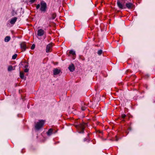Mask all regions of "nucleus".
Returning <instances> with one entry per match:
<instances>
[{"label": "nucleus", "instance_id": "obj_6", "mask_svg": "<svg viewBox=\"0 0 155 155\" xmlns=\"http://www.w3.org/2000/svg\"><path fill=\"white\" fill-rule=\"evenodd\" d=\"M52 45L50 43L46 47V51L47 53L51 52L52 51Z\"/></svg>", "mask_w": 155, "mask_h": 155}, {"label": "nucleus", "instance_id": "obj_15", "mask_svg": "<svg viewBox=\"0 0 155 155\" xmlns=\"http://www.w3.org/2000/svg\"><path fill=\"white\" fill-rule=\"evenodd\" d=\"M56 17V15L55 13H53L51 15V17L50 18V19H54Z\"/></svg>", "mask_w": 155, "mask_h": 155}, {"label": "nucleus", "instance_id": "obj_16", "mask_svg": "<svg viewBox=\"0 0 155 155\" xmlns=\"http://www.w3.org/2000/svg\"><path fill=\"white\" fill-rule=\"evenodd\" d=\"M13 70V67L12 66L10 65L8 67V71H10Z\"/></svg>", "mask_w": 155, "mask_h": 155}, {"label": "nucleus", "instance_id": "obj_7", "mask_svg": "<svg viewBox=\"0 0 155 155\" xmlns=\"http://www.w3.org/2000/svg\"><path fill=\"white\" fill-rule=\"evenodd\" d=\"M20 46L22 51H24L26 50V46L25 42H22L20 44Z\"/></svg>", "mask_w": 155, "mask_h": 155}, {"label": "nucleus", "instance_id": "obj_12", "mask_svg": "<svg viewBox=\"0 0 155 155\" xmlns=\"http://www.w3.org/2000/svg\"><path fill=\"white\" fill-rule=\"evenodd\" d=\"M53 130L52 129H51V128L50 129L48 130V132H47V134L48 135V136H51Z\"/></svg>", "mask_w": 155, "mask_h": 155}, {"label": "nucleus", "instance_id": "obj_30", "mask_svg": "<svg viewBox=\"0 0 155 155\" xmlns=\"http://www.w3.org/2000/svg\"><path fill=\"white\" fill-rule=\"evenodd\" d=\"M90 1L91 2H91V0H90Z\"/></svg>", "mask_w": 155, "mask_h": 155}, {"label": "nucleus", "instance_id": "obj_14", "mask_svg": "<svg viewBox=\"0 0 155 155\" xmlns=\"http://www.w3.org/2000/svg\"><path fill=\"white\" fill-rule=\"evenodd\" d=\"M20 76L21 78L22 79H26V77H24V74L23 72H20Z\"/></svg>", "mask_w": 155, "mask_h": 155}, {"label": "nucleus", "instance_id": "obj_2", "mask_svg": "<svg viewBox=\"0 0 155 155\" xmlns=\"http://www.w3.org/2000/svg\"><path fill=\"white\" fill-rule=\"evenodd\" d=\"M125 1V0H117V5L120 8L123 9L126 8L125 3H124Z\"/></svg>", "mask_w": 155, "mask_h": 155}, {"label": "nucleus", "instance_id": "obj_13", "mask_svg": "<svg viewBox=\"0 0 155 155\" xmlns=\"http://www.w3.org/2000/svg\"><path fill=\"white\" fill-rule=\"evenodd\" d=\"M11 39V38L9 36H7L5 38L4 40L5 42H8Z\"/></svg>", "mask_w": 155, "mask_h": 155}, {"label": "nucleus", "instance_id": "obj_9", "mask_svg": "<svg viewBox=\"0 0 155 155\" xmlns=\"http://www.w3.org/2000/svg\"><path fill=\"white\" fill-rule=\"evenodd\" d=\"M69 69L71 72H73L75 70V67L74 65L73 64H71L69 66L68 68Z\"/></svg>", "mask_w": 155, "mask_h": 155}, {"label": "nucleus", "instance_id": "obj_23", "mask_svg": "<svg viewBox=\"0 0 155 155\" xmlns=\"http://www.w3.org/2000/svg\"><path fill=\"white\" fill-rule=\"evenodd\" d=\"M29 69L27 68H26L24 70V71L25 72H28Z\"/></svg>", "mask_w": 155, "mask_h": 155}, {"label": "nucleus", "instance_id": "obj_3", "mask_svg": "<svg viewBox=\"0 0 155 155\" xmlns=\"http://www.w3.org/2000/svg\"><path fill=\"white\" fill-rule=\"evenodd\" d=\"M84 124H80L77 126V128L80 131L78 132L79 133L84 134L85 128Z\"/></svg>", "mask_w": 155, "mask_h": 155}, {"label": "nucleus", "instance_id": "obj_11", "mask_svg": "<svg viewBox=\"0 0 155 155\" xmlns=\"http://www.w3.org/2000/svg\"><path fill=\"white\" fill-rule=\"evenodd\" d=\"M17 19V18L16 17H15L14 18H12L10 21V23L12 24H14L16 21Z\"/></svg>", "mask_w": 155, "mask_h": 155}, {"label": "nucleus", "instance_id": "obj_18", "mask_svg": "<svg viewBox=\"0 0 155 155\" xmlns=\"http://www.w3.org/2000/svg\"><path fill=\"white\" fill-rule=\"evenodd\" d=\"M102 50H100L98 51L97 54L99 55H101L102 54Z\"/></svg>", "mask_w": 155, "mask_h": 155}, {"label": "nucleus", "instance_id": "obj_26", "mask_svg": "<svg viewBox=\"0 0 155 155\" xmlns=\"http://www.w3.org/2000/svg\"><path fill=\"white\" fill-rule=\"evenodd\" d=\"M87 139L86 138H84V141H85L87 140Z\"/></svg>", "mask_w": 155, "mask_h": 155}, {"label": "nucleus", "instance_id": "obj_28", "mask_svg": "<svg viewBox=\"0 0 155 155\" xmlns=\"http://www.w3.org/2000/svg\"><path fill=\"white\" fill-rule=\"evenodd\" d=\"M116 140V141H117L118 140V138H117L116 139V140Z\"/></svg>", "mask_w": 155, "mask_h": 155}, {"label": "nucleus", "instance_id": "obj_4", "mask_svg": "<svg viewBox=\"0 0 155 155\" xmlns=\"http://www.w3.org/2000/svg\"><path fill=\"white\" fill-rule=\"evenodd\" d=\"M44 123V122L43 120H41L39 122H38L36 125L35 126V128L38 130L42 127Z\"/></svg>", "mask_w": 155, "mask_h": 155}, {"label": "nucleus", "instance_id": "obj_29", "mask_svg": "<svg viewBox=\"0 0 155 155\" xmlns=\"http://www.w3.org/2000/svg\"><path fill=\"white\" fill-rule=\"evenodd\" d=\"M146 77L147 76L148 77H149V75H148V74H147V75L146 74Z\"/></svg>", "mask_w": 155, "mask_h": 155}, {"label": "nucleus", "instance_id": "obj_20", "mask_svg": "<svg viewBox=\"0 0 155 155\" xmlns=\"http://www.w3.org/2000/svg\"><path fill=\"white\" fill-rule=\"evenodd\" d=\"M35 47V45L34 44L32 45L31 47V49L32 50L34 49Z\"/></svg>", "mask_w": 155, "mask_h": 155}, {"label": "nucleus", "instance_id": "obj_27", "mask_svg": "<svg viewBox=\"0 0 155 155\" xmlns=\"http://www.w3.org/2000/svg\"><path fill=\"white\" fill-rule=\"evenodd\" d=\"M28 67V65H26L25 66V68H27V67Z\"/></svg>", "mask_w": 155, "mask_h": 155}, {"label": "nucleus", "instance_id": "obj_10", "mask_svg": "<svg viewBox=\"0 0 155 155\" xmlns=\"http://www.w3.org/2000/svg\"><path fill=\"white\" fill-rule=\"evenodd\" d=\"M53 74L54 75H56L58 74L61 72V70L60 69H58L57 68H54L53 70Z\"/></svg>", "mask_w": 155, "mask_h": 155}, {"label": "nucleus", "instance_id": "obj_1", "mask_svg": "<svg viewBox=\"0 0 155 155\" xmlns=\"http://www.w3.org/2000/svg\"><path fill=\"white\" fill-rule=\"evenodd\" d=\"M124 3H125L126 8H127L130 9L135 8V5H134L133 3L131 2V0H125Z\"/></svg>", "mask_w": 155, "mask_h": 155}, {"label": "nucleus", "instance_id": "obj_8", "mask_svg": "<svg viewBox=\"0 0 155 155\" xmlns=\"http://www.w3.org/2000/svg\"><path fill=\"white\" fill-rule=\"evenodd\" d=\"M37 35L38 36H42L44 34L45 31L44 30L42 29H39L37 32Z\"/></svg>", "mask_w": 155, "mask_h": 155}, {"label": "nucleus", "instance_id": "obj_5", "mask_svg": "<svg viewBox=\"0 0 155 155\" xmlns=\"http://www.w3.org/2000/svg\"><path fill=\"white\" fill-rule=\"evenodd\" d=\"M41 7L40 8V10L44 12H45L47 8L46 3L44 2H41Z\"/></svg>", "mask_w": 155, "mask_h": 155}, {"label": "nucleus", "instance_id": "obj_17", "mask_svg": "<svg viewBox=\"0 0 155 155\" xmlns=\"http://www.w3.org/2000/svg\"><path fill=\"white\" fill-rule=\"evenodd\" d=\"M70 54H72L73 55H75V52L74 51L71 50L69 51Z\"/></svg>", "mask_w": 155, "mask_h": 155}, {"label": "nucleus", "instance_id": "obj_21", "mask_svg": "<svg viewBox=\"0 0 155 155\" xmlns=\"http://www.w3.org/2000/svg\"><path fill=\"white\" fill-rule=\"evenodd\" d=\"M86 108L85 107L83 106L81 107V109L82 110L84 111L86 109Z\"/></svg>", "mask_w": 155, "mask_h": 155}, {"label": "nucleus", "instance_id": "obj_25", "mask_svg": "<svg viewBox=\"0 0 155 155\" xmlns=\"http://www.w3.org/2000/svg\"><path fill=\"white\" fill-rule=\"evenodd\" d=\"M35 0H31L30 2L32 3H34Z\"/></svg>", "mask_w": 155, "mask_h": 155}, {"label": "nucleus", "instance_id": "obj_22", "mask_svg": "<svg viewBox=\"0 0 155 155\" xmlns=\"http://www.w3.org/2000/svg\"><path fill=\"white\" fill-rule=\"evenodd\" d=\"M126 116V115L124 114H123L121 115V117L123 118H124Z\"/></svg>", "mask_w": 155, "mask_h": 155}, {"label": "nucleus", "instance_id": "obj_19", "mask_svg": "<svg viewBox=\"0 0 155 155\" xmlns=\"http://www.w3.org/2000/svg\"><path fill=\"white\" fill-rule=\"evenodd\" d=\"M17 54H15L13 55L12 57V59H15L17 57Z\"/></svg>", "mask_w": 155, "mask_h": 155}, {"label": "nucleus", "instance_id": "obj_24", "mask_svg": "<svg viewBox=\"0 0 155 155\" xmlns=\"http://www.w3.org/2000/svg\"><path fill=\"white\" fill-rule=\"evenodd\" d=\"M40 7V5L39 4H38L36 6V8L37 9H38Z\"/></svg>", "mask_w": 155, "mask_h": 155}]
</instances>
